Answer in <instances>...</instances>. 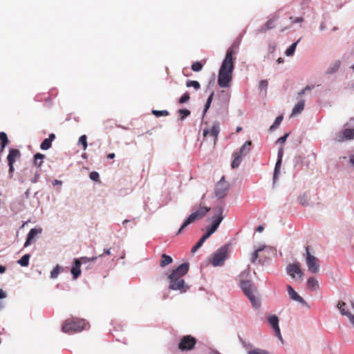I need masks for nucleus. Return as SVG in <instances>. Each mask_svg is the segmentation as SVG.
Here are the masks:
<instances>
[{
  "instance_id": "obj_1",
  "label": "nucleus",
  "mask_w": 354,
  "mask_h": 354,
  "mask_svg": "<svg viewBox=\"0 0 354 354\" xmlns=\"http://www.w3.org/2000/svg\"><path fill=\"white\" fill-rule=\"evenodd\" d=\"M234 51L232 47L228 48L218 71V84L221 88H227L232 80Z\"/></svg>"
},
{
  "instance_id": "obj_2",
  "label": "nucleus",
  "mask_w": 354,
  "mask_h": 354,
  "mask_svg": "<svg viewBox=\"0 0 354 354\" xmlns=\"http://www.w3.org/2000/svg\"><path fill=\"white\" fill-rule=\"evenodd\" d=\"M189 268V263H184L172 271L168 277L169 279V290H179L181 292L187 291L188 286L185 284L183 277L188 272Z\"/></svg>"
},
{
  "instance_id": "obj_3",
  "label": "nucleus",
  "mask_w": 354,
  "mask_h": 354,
  "mask_svg": "<svg viewBox=\"0 0 354 354\" xmlns=\"http://www.w3.org/2000/svg\"><path fill=\"white\" fill-rule=\"evenodd\" d=\"M88 323L83 319L73 318L66 319L62 328L65 333H77L86 329Z\"/></svg>"
},
{
  "instance_id": "obj_4",
  "label": "nucleus",
  "mask_w": 354,
  "mask_h": 354,
  "mask_svg": "<svg viewBox=\"0 0 354 354\" xmlns=\"http://www.w3.org/2000/svg\"><path fill=\"white\" fill-rule=\"evenodd\" d=\"M241 287L244 294L248 297L252 305L255 308H257L261 305L259 299L256 297L255 292H257L256 287L252 284L250 281H241Z\"/></svg>"
},
{
  "instance_id": "obj_5",
  "label": "nucleus",
  "mask_w": 354,
  "mask_h": 354,
  "mask_svg": "<svg viewBox=\"0 0 354 354\" xmlns=\"http://www.w3.org/2000/svg\"><path fill=\"white\" fill-rule=\"evenodd\" d=\"M210 210V208L200 206L198 209H197L195 212L192 213L187 219L183 222L181 227L178 230V234H180L183 230L188 226L189 224L195 221L196 220L200 219L203 217H204L206 214Z\"/></svg>"
},
{
  "instance_id": "obj_6",
  "label": "nucleus",
  "mask_w": 354,
  "mask_h": 354,
  "mask_svg": "<svg viewBox=\"0 0 354 354\" xmlns=\"http://www.w3.org/2000/svg\"><path fill=\"white\" fill-rule=\"evenodd\" d=\"M230 252V245H225L218 249L213 254L212 259V264L214 267L221 266L223 264L227 259Z\"/></svg>"
},
{
  "instance_id": "obj_7",
  "label": "nucleus",
  "mask_w": 354,
  "mask_h": 354,
  "mask_svg": "<svg viewBox=\"0 0 354 354\" xmlns=\"http://www.w3.org/2000/svg\"><path fill=\"white\" fill-rule=\"evenodd\" d=\"M229 189L230 184L225 180V176H222L215 185V196L219 199L223 198L227 195Z\"/></svg>"
},
{
  "instance_id": "obj_8",
  "label": "nucleus",
  "mask_w": 354,
  "mask_h": 354,
  "mask_svg": "<svg viewBox=\"0 0 354 354\" xmlns=\"http://www.w3.org/2000/svg\"><path fill=\"white\" fill-rule=\"evenodd\" d=\"M306 265L309 272L312 273H317L319 270V261L317 258L310 253L309 248L306 247Z\"/></svg>"
},
{
  "instance_id": "obj_9",
  "label": "nucleus",
  "mask_w": 354,
  "mask_h": 354,
  "mask_svg": "<svg viewBox=\"0 0 354 354\" xmlns=\"http://www.w3.org/2000/svg\"><path fill=\"white\" fill-rule=\"evenodd\" d=\"M196 344V339L192 335H185L183 336L179 344L178 348L183 351H189L194 348Z\"/></svg>"
},
{
  "instance_id": "obj_10",
  "label": "nucleus",
  "mask_w": 354,
  "mask_h": 354,
  "mask_svg": "<svg viewBox=\"0 0 354 354\" xmlns=\"http://www.w3.org/2000/svg\"><path fill=\"white\" fill-rule=\"evenodd\" d=\"M21 156V153L19 149H10L9 151V153L7 156L8 164L9 166V175L10 177L12 178V174L14 172V163L19 159Z\"/></svg>"
},
{
  "instance_id": "obj_11",
  "label": "nucleus",
  "mask_w": 354,
  "mask_h": 354,
  "mask_svg": "<svg viewBox=\"0 0 354 354\" xmlns=\"http://www.w3.org/2000/svg\"><path fill=\"white\" fill-rule=\"evenodd\" d=\"M219 131L220 127L218 122H214L210 128L204 129L203 134L205 138L212 136L213 138L214 145H215L218 140Z\"/></svg>"
},
{
  "instance_id": "obj_12",
  "label": "nucleus",
  "mask_w": 354,
  "mask_h": 354,
  "mask_svg": "<svg viewBox=\"0 0 354 354\" xmlns=\"http://www.w3.org/2000/svg\"><path fill=\"white\" fill-rule=\"evenodd\" d=\"M354 138V129H345L335 135V140L342 142Z\"/></svg>"
},
{
  "instance_id": "obj_13",
  "label": "nucleus",
  "mask_w": 354,
  "mask_h": 354,
  "mask_svg": "<svg viewBox=\"0 0 354 354\" xmlns=\"http://www.w3.org/2000/svg\"><path fill=\"white\" fill-rule=\"evenodd\" d=\"M268 322L272 328L275 336H277L279 339L281 340L282 337L279 326V318L275 315H272L268 317Z\"/></svg>"
},
{
  "instance_id": "obj_14",
  "label": "nucleus",
  "mask_w": 354,
  "mask_h": 354,
  "mask_svg": "<svg viewBox=\"0 0 354 354\" xmlns=\"http://www.w3.org/2000/svg\"><path fill=\"white\" fill-rule=\"evenodd\" d=\"M288 274L292 277L295 278V274H297L300 278L303 277V272L300 268V265L299 263H294L292 264H290L287 266L286 268Z\"/></svg>"
},
{
  "instance_id": "obj_15",
  "label": "nucleus",
  "mask_w": 354,
  "mask_h": 354,
  "mask_svg": "<svg viewBox=\"0 0 354 354\" xmlns=\"http://www.w3.org/2000/svg\"><path fill=\"white\" fill-rule=\"evenodd\" d=\"M215 216L212 217V224L211 227L216 231L217 228L218 227L220 223H221L222 220L223 219V216H222L223 213V208L222 207H217L214 209Z\"/></svg>"
},
{
  "instance_id": "obj_16",
  "label": "nucleus",
  "mask_w": 354,
  "mask_h": 354,
  "mask_svg": "<svg viewBox=\"0 0 354 354\" xmlns=\"http://www.w3.org/2000/svg\"><path fill=\"white\" fill-rule=\"evenodd\" d=\"M337 307L339 310L341 314L347 316L350 322L354 325V315H352L348 310L346 309V303L344 301H339Z\"/></svg>"
},
{
  "instance_id": "obj_17",
  "label": "nucleus",
  "mask_w": 354,
  "mask_h": 354,
  "mask_svg": "<svg viewBox=\"0 0 354 354\" xmlns=\"http://www.w3.org/2000/svg\"><path fill=\"white\" fill-rule=\"evenodd\" d=\"M287 290H288L290 297L292 300H295L301 304H306L305 300L301 296H299L298 295V293L293 289V288L291 286H290V285L287 286Z\"/></svg>"
},
{
  "instance_id": "obj_18",
  "label": "nucleus",
  "mask_w": 354,
  "mask_h": 354,
  "mask_svg": "<svg viewBox=\"0 0 354 354\" xmlns=\"http://www.w3.org/2000/svg\"><path fill=\"white\" fill-rule=\"evenodd\" d=\"M81 264L82 261L78 259H75L74 263L71 270V272L73 274L74 279L78 278L81 274Z\"/></svg>"
},
{
  "instance_id": "obj_19",
  "label": "nucleus",
  "mask_w": 354,
  "mask_h": 354,
  "mask_svg": "<svg viewBox=\"0 0 354 354\" xmlns=\"http://www.w3.org/2000/svg\"><path fill=\"white\" fill-rule=\"evenodd\" d=\"M283 155V147H281L278 151L277 161L276 162L274 171V179L276 178L277 176L278 175V174L279 172V169H280L281 162H282Z\"/></svg>"
},
{
  "instance_id": "obj_20",
  "label": "nucleus",
  "mask_w": 354,
  "mask_h": 354,
  "mask_svg": "<svg viewBox=\"0 0 354 354\" xmlns=\"http://www.w3.org/2000/svg\"><path fill=\"white\" fill-rule=\"evenodd\" d=\"M55 139V135L54 133H50L48 136V138H46L41 143L40 148L42 150H47L51 147L52 142Z\"/></svg>"
},
{
  "instance_id": "obj_21",
  "label": "nucleus",
  "mask_w": 354,
  "mask_h": 354,
  "mask_svg": "<svg viewBox=\"0 0 354 354\" xmlns=\"http://www.w3.org/2000/svg\"><path fill=\"white\" fill-rule=\"evenodd\" d=\"M41 232V229L32 228L30 230L28 234L26 241L24 243V247H28L30 245L32 240L37 236L38 234Z\"/></svg>"
},
{
  "instance_id": "obj_22",
  "label": "nucleus",
  "mask_w": 354,
  "mask_h": 354,
  "mask_svg": "<svg viewBox=\"0 0 354 354\" xmlns=\"http://www.w3.org/2000/svg\"><path fill=\"white\" fill-rule=\"evenodd\" d=\"M305 106V100H299L295 106V107L292 109V115H297L300 113L304 109Z\"/></svg>"
},
{
  "instance_id": "obj_23",
  "label": "nucleus",
  "mask_w": 354,
  "mask_h": 354,
  "mask_svg": "<svg viewBox=\"0 0 354 354\" xmlns=\"http://www.w3.org/2000/svg\"><path fill=\"white\" fill-rule=\"evenodd\" d=\"M252 142L250 140L246 141L244 145L241 147L238 153L243 156L248 154L251 149Z\"/></svg>"
},
{
  "instance_id": "obj_24",
  "label": "nucleus",
  "mask_w": 354,
  "mask_h": 354,
  "mask_svg": "<svg viewBox=\"0 0 354 354\" xmlns=\"http://www.w3.org/2000/svg\"><path fill=\"white\" fill-rule=\"evenodd\" d=\"M173 261V259L172 258L167 255V254H162L161 256V260H160V267H165L168 265H169L170 263H171Z\"/></svg>"
},
{
  "instance_id": "obj_25",
  "label": "nucleus",
  "mask_w": 354,
  "mask_h": 354,
  "mask_svg": "<svg viewBox=\"0 0 354 354\" xmlns=\"http://www.w3.org/2000/svg\"><path fill=\"white\" fill-rule=\"evenodd\" d=\"M233 156H234V160H232L231 166L233 169H235V168H237L240 165L241 160H242V156H241L239 153L235 152L233 153Z\"/></svg>"
},
{
  "instance_id": "obj_26",
  "label": "nucleus",
  "mask_w": 354,
  "mask_h": 354,
  "mask_svg": "<svg viewBox=\"0 0 354 354\" xmlns=\"http://www.w3.org/2000/svg\"><path fill=\"white\" fill-rule=\"evenodd\" d=\"M308 288L310 290H316L319 287L318 281L314 277H310L307 281Z\"/></svg>"
},
{
  "instance_id": "obj_27",
  "label": "nucleus",
  "mask_w": 354,
  "mask_h": 354,
  "mask_svg": "<svg viewBox=\"0 0 354 354\" xmlns=\"http://www.w3.org/2000/svg\"><path fill=\"white\" fill-rule=\"evenodd\" d=\"M45 156L44 154L37 153L34 156V165L37 167H41L43 163V160Z\"/></svg>"
},
{
  "instance_id": "obj_28",
  "label": "nucleus",
  "mask_w": 354,
  "mask_h": 354,
  "mask_svg": "<svg viewBox=\"0 0 354 354\" xmlns=\"http://www.w3.org/2000/svg\"><path fill=\"white\" fill-rule=\"evenodd\" d=\"M0 140H1V151H2L6 146L8 145V139L7 134L4 132H0Z\"/></svg>"
},
{
  "instance_id": "obj_29",
  "label": "nucleus",
  "mask_w": 354,
  "mask_h": 354,
  "mask_svg": "<svg viewBox=\"0 0 354 354\" xmlns=\"http://www.w3.org/2000/svg\"><path fill=\"white\" fill-rule=\"evenodd\" d=\"M30 254H26L24 255L18 261V263L23 267L28 266L29 264Z\"/></svg>"
},
{
  "instance_id": "obj_30",
  "label": "nucleus",
  "mask_w": 354,
  "mask_h": 354,
  "mask_svg": "<svg viewBox=\"0 0 354 354\" xmlns=\"http://www.w3.org/2000/svg\"><path fill=\"white\" fill-rule=\"evenodd\" d=\"M248 354H270V353L264 349H261L259 348H254L251 350H249L247 353Z\"/></svg>"
},
{
  "instance_id": "obj_31",
  "label": "nucleus",
  "mask_w": 354,
  "mask_h": 354,
  "mask_svg": "<svg viewBox=\"0 0 354 354\" xmlns=\"http://www.w3.org/2000/svg\"><path fill=\"white\" fill-rule=\"evenodd\" d=\"M300 39H298L296 42L293 43L286 50V55L287 56H291L294 54L298 42Z\"/></svg>"
},
{
  "instance_id": "obj_32",
  "label": "nucleus",
  "mask_w": 354,
  "mask_h": 354,
  "mask_svg": "<svg viewBox=\"0 0 354 354\" xmlns=\"http://www.w3.org/2000/svg\"><path fill=\"white\" fill-rule=\"evenodd\" d=\"M278 19V17H272L271 19H270L266 24L265 26H266V30H269V29H272L275 26V22Z\"/></svg>"
},
{
  "instance_id": "obj_33",
  "label": "nucleus",
  "mask_w": 354,
  "mask_h": 354,
  "mask_svg": "<svg viewBox=\"0 0 354 354\" xmlns=\"http://www.w3.org/2000/svg\"><path fill=\"white\" fill-rule=\"evenodd\" d=\"M186 86L187 87H194L196 90H198L201 87L199 82L195 80L187 81Z\"/></svg>"
},
{
  "instance_id": "obj_34",
  "label": "nucleus",
  "mask_w": 354,
  "mask_h": 354,
  "mask_svg": "<svg viewBox=\"0 0 354 354\" xmlns=\"http://www.w3.org/2000/svg\"><path fill=\"white\" fill-rule=\"evenodd\" d=\"M283 115H279L278 116L275 121L274 122L273 124L270 127V131H273L276 128L278 127V126L281 124V122H282L283 120Z\"/></svg>"
},
{
  "instance_id": "obj_35",
  "label": "nucleus",
  "mask_w": 354,
  "mask_h": 354,
  "mask_svg": "<svg viewBox=\"0 0 354 354\" xmlns=\"http://www.w3.org/2000/svg\"><path fill=\"white\" fill-rule=\"evenodd\" d=\"M152 114L155 115L157 118L161 117V116H167L169 115V113L166 111H158V110H152Z\"/></svg>"
},
{
  "instance_id": "obj_36",
  "label": "nucleus",
  "mask_w": 354,
  "mask_h": 354,
  "mask_svg": "<svg viewBox=\"0 0 354 354\" xmlns=\"http://www.w3.org/2000/svg\"><path fill=\"white\" fill-rule=\"evenodd\" d=\"M340 66V62L336 61L332 66L329 67L328 68L327 73H333L338 70Z\"/></svg>"
},
{
  "instance_id": "obj_37",
  "label": "nucleus",
  "mask_w": 354,
  "mask_h": 354,
  "mask_svg": "<svg viewBox=\"0 0 354 354\" xmlns=\"http://www.w3.org/2000/svg\"><path fill=\"white\" fill-rule=\"evenodd\" d=\"M178 113L180 115V119L181 120H183L186 117L189 116L191 113V112L187 109H180L178 110Z\"/></svg>"
},
{
  "instance_id": "obj_38",
  "label": "nucleus",
  "mask_w": 354,
  "mask_h": 354,
  "mask_svg": "<svg viewBox=\"0 0 354 354\" xmlns=\"http://www.w3.org/2000/svg\"><path fill=\"white\" fill-rule=\"evenodd\" d=\"M203 64L200 62H195L192 64V69L195 72H198L203 68Z\"/></svg>"
},
{
  "instance_id": "obj_39",
  "label": "nucleus",
  "mask_w": 354,
  "mask_h": 354,
  "mask_svg": "<svg viewBox=\"0 0 354 354\" xmlns=\"http://www.w3.org/2000/svg\"><path fill=\"white\" fill-rule=\"evenodd\" d=\"M60 269L61 268L58 265L56 266L50 272V277L53 279L57 278L60 272Z\"/></svg>"
},
{
  "instance_id": "obj_40",
  "label": "nucleus",
  "mask_w": 354,
  "mask_h": 354,
  "mask_svg": "<svg viewBox=\"0 0 354 354\" xmlns=\"http://www.w3.org/2000/svg\"><path fill=\"white\" fill-rule=\"evenodd\" d=\"M87 137L86 135H82L79 138V142L81 143L83 146V149L86 150L87 148Z\"/></svg>"
},
{
  "instance_id": "obj_41",
  "label": "nucleus",
  "mask_w": 354,
  "mask_h": 354,
  "mask_svg": "<svg viewBox=\"0 0 354 354\" xmlns=\"http://www.w3.org/2000/svg\"><path fill=\"white\" fill-rule=\"evenodd\" d=\"M264 250V248H260L254 251L252 254L251 261L252 262H254L259 257V254Z\"/></svg>"
},
{
  "instance_id": "obj_42",
  "label": "nucleus",
  "mask_w": 354,
  "mask_h": 354,
  "mask_svg": "<svg viewBox=\"0 0 354 354\" xmlns=\"http://www.w3.org/2000/svg\"><path fill=\"white\" fill-rule=\"evenodd\" d=\"M190 98V96H189V93L188 92H185L182 96L179 99V101L178 102L180 104H184V103H186L187 102H188V100H189Z\"/></svg>"
},
{
  "instance_id": "obj_43",
  "label": "nucleus",
  "mask_w": 354,
  "mask_h": 354,
  "mask_svg": "<svg viewBox=\"0 0 354 354\" xmlns=\"http://www.w3.org/2000/svg\"><path fill=\"white\" fill-rule=\"evenodd\" d=\"M204 241H202V239L200 240L196 243V245L192 248V253H195L203 244Z\"/></svg>"
},
{
  "instance_id": "obj_44",
  "label": "nucleus",
  "mask_w": 354,
  "mask_h": 354,
  "mask_svg": "<svg viewBox=\"0 0 354 354\" xmlns=\"http://www.w3.org/2000/svg\"><path fill=\"white\" fill-rule=\"evenodd\" d=\"M289 19L291 20V24L302 23L304 21L302 17H293L290 16Z\"/></svg>"
},
{
  "instance_id": "obj_45",
  "label": "nucleus",
  "mask_w": 354,
  "mask_h": 354,
  "mask_svg": "<svg viewBox=\"0 0 354 354\" xmlns=\"http://www.w3.org/2000/svg\"><path fill=\"white\" fill-rule=\"evenodd\" d=\"M89 177L93 181L97 182L100 180V176L97 171L91 172L89 174Z\"/></svg>"
},
{
  "instance_id": "obj_46",
  "label": "nucleus",
  "mask_w": 354,
  "mask_h": 354,
  "mask_svg": "<svg viewBox=\"0 0 354 354\" xmlns=\"http://www.w3.org/2000/svg\"><path fill=\"white\" fill-rule=\"evenodd\" d=\"M313 88H314L313 85H312V86H306L304 89H302L301 91H299L298 93V95L299 96H301L304 94H305L306 91H309L312 90Z\"/></svg>"
},
{
  "instance_id": "obj_47",
  "label": "nucleus",
  "mask_w": 354,
  "mask_h": 354,
  "mask_svg": "<svg viewBox=\"0 0 354 354\" xmlns=\"http://www.w3.org/2000/svg\"><path fill=\"white\" fill-rule=\"evenodd\" d=\"M299 200L303 205L308 204V196L306 194H303L302 196H299Z\"/></svg>"
},
{
  "instance_id": "obj_48",
  "label": "nucleus",
  "mask_w": 354,
  "mask_h": 354,
  "mask_svg": "<svg viewBox=\"0 0 354 354\" xmlns=\"http://www.w3.org/2000/svg\"><path fill=\"white\" fill-rule=\"evenodd\" d=\"M268 85V82L267 80H261L259 82V88L260 90H263V89L266 90Z\"/></svg>"
},
{
  "instance_id": "obj_49",
  "label": "nucleus",
  "mask_w": 354,
  "mask_h": 354,
  "mask_svg": "<svg viewBox=\"0 0 354 354\" xmlns=\"http://www.w3.org/2000/svg\"><path fill=\"white\" fill-rule=\"evenodd\" d=\"M289 136V133H286L283 136H281L280 137L278 140H277V142L281 143V144H284L285 142L286 141V139Z\"/></svg>"
},
{
  "instance_id": "obj_50",
  "label": "nucleus",
  "mask_w": 354,
  "mask_h": 354,
  "mask_svg": "<svg viewBox=\"0 0 354 354\" xmlns=\"http://www.w3.org/2000/svg\"><path fill=\"white\" fill-rule=\"evenodd\" d=\"M211 235L212 234L207 231V232L205 234H203L201 239H202V241L205 242Z\"/></svg>"
},
{
  "instance_id": "obj_51",
  "label": "nucleus",
  "mask_w": 354,
  "mask_h": 354,
  "mask_svg": "<svg viewBox=\"0 0 354 354\" xmlns=\"http://www.w3.org/2000/svg\"><path fill=\"white\" fill-rule=\"evenodd\" d=\"M80 260L82 261V263H86L90 261V258L84 257H82Z\"/></svg>"
},
{
  "instance_id": "obj_52",
  "label": "nucleus",
  "mask_w": 354,
  "mask_h": 354,
  "mask_svg": "<svg viewBox=\"0 0 354 354\" xmlns=\"http://www.w3.org/2000/svg\"><path fill=\"white\" fill-rule=\"evenodd\" d=\"M6 297V294L1 289H0V299H4Z\"/></svg>"
},
{
  "instance_id": "obj_53",
  "label": "nucleus",
  "mask_w": 354,
  "mask_h": 354,
  "mask_svg": "<svg viewBox=\"0 0 354 354\" xmlns=\"http://www.w3.org/2000/svg\"><path fill=\"white\" fill-rule=\"evenodd\" d=\"M213 96H214V93H212L210 94V95L209 96V97L207 98V103H212V99H213Z\"/></svg>"
},
{
  "instance_id": "obj_54",
  "label": "nucleus",
  "mask_w": 354,
  "mask_h": 354,
  "mask_svg": "<svg viewBox=\"0 0 354 354\" xmlns=\"http://www.w3.org/2000/svg\"><path fill=\"white\" fill-rule=\"evenodd\" d=\"M210 104H211L210 103L206 102L205 108H204V113H205L209 109Z\"/></svg>"
},
{
  "instance_id": "obj_55",
  "label": "nucleus",
  "mask_w": 354,
  "mask_h": 354,
  "mask_svg": "<svg viewBox=\"0 0 354 354\" xmlns=\"http://www.w3.org/2000/svg\"><path fill=\"white\" fill-rule=\"evenodd\" d=\"M6 271V267L0 265V273H3Z\"/></svg>"
},
{
  "instance_id": "obj_56",
  "label": "nucleus",
  "mask_w": 354,
  "mask_h": 354,
  "mask_svg": "<svg viewBox=\"0 0 354 354\" xmlns=\"http://www.w3.org/2000/svg\"><path fill=\"white\" fill-rule=\"evenodd\" d=\"M263 230V227L262 225H259L257 228V231L259 232H261Z\"/></svg>"
},
{
  "instance_id": "obj_57",
  "label": "nucleus",
  "mask_w": 354,
  "mask_h": 354,
  "mask_svg": "<svg viewBox=\"0 0 354 354\" xmlns=\"http://www.w3.org/2000/svg\"><path fill=\"white\" fill-rule=\"evenodd\" d=\"M114 157H115V153H109L107 156V158L109 159H113Z\"/></svg>"
},
{
  "instance_id": "obj_58",
  "label": "nucleus",
  "mask_w": 354,
  "mask_h": 354,
  "mask_svg": "<svg viewBox=\"0 0 354 354\" xmlns=\"http://www.w3.org/2000/svg\"><path fill=\"white\" fill-rule=\"evenodd\" d=\"M207 231H208L212 234L215 232L214 230H213L211 227L209 229H207Z\"/></svg>"
},
{
  "instance_id": "obj_59",
  "label": "nucleus",
  "mask_w": 354,
  "mask_h": 354,
  "mask_svg": "<svg viewBox=\"0 0 354 354\" xmlns=\"http://www.w3.org/2000/svg\"><path fill=\"white\" fill-rule=\"evenodd\" d=\"M104 253L107 255H110L111 254L110 249L104 250Z\"/></svg>"
},
{
  "instance_id": "obj_60",
  "label": "nucleus",
  "mask_w": 354,
  "mask_h": 354,
  "mask_svg": "<svg viewBox=\"0 0 354 354\" xmlns=\"http://www.w3.org/2000/svg\"><path fill=\"white\" fill-rule=\"evenodd\" d=\"M350 160L351 163L354 165V155L351 157Z\"/></svg>"
},
{
  "instance_id": "obj_61",
  "label": "nucleus",
  "mask_w": 354,
  "mask_h": 354,
  "mask_svg": "<svg viewBox=\"0 0 354 354\" xmlns=\"http://www.w3.org/2000/svg\"><path fill=\"white\" fill-rule=\"evenodd\" d=\"M97 257H93L92 258H90V261H94L97 259Z\"/></svg>"
},
{
  "instance_id": "obj_62",
  "label": "nucleus",
  "mask_w": 354,
  "mask_h": 354,
  "mask_svg": "<svg viewBox=\"0 0 354 354\" xmlns=\"http://www.w3.org/2000/svg\"><path fill=\"white\" fill-rule=\"evenodd\" d=\"M210 354H221L219 352L216 351H213L211 352Z\"/></svg>"
},
{
  "instance_id": "obj_63",
  "label": "nucleus",
  "mask_w": 354,
  "mask_h": 354,
  "mask_svg": "<svg viewBox=\"0 0 354 354\" xmlns=\"http://www.w3.org/2000/svg\"><path fill=\"white\" fill-rule=\"evenodd\" d=\"M277 62L278 63H281L283 62V59L281 57H279L278 59H277Z\"/></svg>"
},
{
  "instance_id": "obj_64",
  "label": "nucleus",
  "mask_w": 354,
  "mask_h": 354,
  "mask_svg": "<svg viewBox=\"0 0 354 354\" xmlns=\"http://www.w3.org/2000/svg\"><path fill=\"white\" fill-rule=\"evenodd\" d=\"M241 130H242V128H241V127H238L236 128V132H239V131H241Z\"/></svg>"
}]
</instances>
